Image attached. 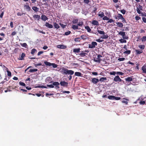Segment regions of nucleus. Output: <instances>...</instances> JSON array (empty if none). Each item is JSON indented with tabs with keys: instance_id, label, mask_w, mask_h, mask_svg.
<instances>
[{
	"instance_id": "1",
	"label": "nucleus",
	"mask_w": 146,
	"mask_h": 146,
	"mask_svg": "<svg viewBox=\"0 0 146 146\" xmlns=\"http://www.w3.org/2000/svg\"><path fill=\"white\" fill-rule=\"evenodd\" d=\"M97 32L100 34L103 35V36L101 37L103 39H107L108 38V36L107 35H105V33L104 31L98 30Z\"/></svg>"
},
{
	"instance_id": "2",
	"label": "nucleus",
	"mask_w": 146,
	"mask_h": 146,
	"mask_svg": "<svg viewBox=\"0 0 146 146\" xmlns=\"http://www.w3.org/2000/svg\"><path fill=\"white\" fill-rule=\"evenodd\" d=\"M44 64L46 66H52L54 68H56L57 67L58 65L54 63H51L50 62L47 61L44 62Z\"/></svg>"
},
{
	"instance_id": "3",
	"label": "nucleus",
	"mask_w": 146,
	"mask_h": 146,
	"mask_svg": "<svg viewBox=\"0 0 146 146\" xmlns=\"http://www.w3.org/2000/svg\"><path fill=\"white\" fill-rule=\"evenodd\" d=\"M102 57V56L98 54L97 56V58H94V61L96 62L100 63V62L102 60V59L100 58Z\"/></svg>"
},
{
	"instance_id": "4",
	"label": "nucleus",
	"mask_w": 146,
	"mask_h": 146,
	"mask_svg": "<svg viewBox=\"0 0 146 146\" xmlns=\"http://www.w3.org/2000/svg\"><path fill=\"white\" fill-rule=\"evenodd\" d=\"M97 45V43L96 42H92L90 44H89L88 47L90 48H93L96 47V46Z\"/></svg>"
},
{
	"instance_id": "5",
	"label": "nucleus",
	"mask_w": 146,
	"mask_h": 146,
	"mask_svg": "<svg viewBox=\"0 0 146 146\" xmlns=\"http://www.w3.org/2000/svg\"><path fill=\"white\" fill-rule=\"evenodd\" d=\"M113 81L115 82H121V81H123V82H124V81L123 80H122L118 76H117L114 78Z\"/></svg>"
},
{
	"instance_id": "6",
	"label": "nucleus",
	"mask_w": 146,
	"mask_h": 146,
	"mask_svg": "<svg viewBox=\"0 0 146 146\" xmlns=\"http://www.w3.org/2000/svg\"><path fill=\"white\" fill-rule=\"evenodd\" d=\"M60 84L61 86L67 87L68 86V83L66 82L62 81L60 82Z\"/></svg>"
},
{
	"instance_id": "7",
	"label": "nucleus",
	"mask_w": 146,
	"mask_h": 146,
	"mask_svg": "<svg viewBox=\"0 0 146 146\" xmlns=\"http://www.w3.org/2000/svg\"><path fill=\"white\" fill-rule=\"evenodd\" d=\"M90 81L93 84H96L99 81V80L98 79L94 78H92Z\"/></svg>"
},
{
	"instance_id": "8",
	"label": "nucleus",
	"mask_w": 146,
	"mask_h": 146,
	"mask_svg": "<svg viewBox=\"0 0 146 146\" xmlns=\"http://www.w3.org/2000/svg\"><path fill=\"white\" fill-rule=\"evenodd\" d=\"M52 84L53 86H55V88H56V89H58L59 88V87L58 86L60 85V83L58 82H54L52 83Z\"/></svg>"
},
{
	"instance_id": "9",
	"label": "nucleus",
	"mask_w": 146,
	"mask_h": 146,
	"mask_svg": "<svg viewBox=\"0 0 146 146\" xmlns=\"http://www.w3.org/2000/svg\"><path fill=\"white\" fill-rule=\"evenodd\" d=\"M26 5H24V8L27 11H30L31 10L30 7L28 5V3H26Z\"/></svg>"
},
{
	"instance_id": "10",
	"label": "nucleus",
	"mask_w": 146,
	"mask_h": 146,
	"mask_svg": "<svg viewBox=\"0 0 146 146\" xmlns=\"http://www.w3.org/2000/svg\"><path fill=\"white\" fill-rule=\"evenodd\" d=\"M45 26L46 27L49 29H52L53 28V26L52 25L48 23L47 22L45 23Z\"/></svg>"
},
{
	"instance_id": "11",
	"label": "nucleus",
	"mask_w": 146,
	"mask_h": 146,
	"mask_svg": "<svg viewBox=\"0 0 146 146\" xmlns=\"http://www.w3.org/2000/svg\"><path fill=\"white\" fill-rule=\"evenodd\" d=\"M67 69L63 68H62L61 70V73L63 74L66 75L67 73Z\"/></svg>"
},
{
	"instance_id": "12",
	"label": "nucleus",
	"mask_w": 146,
	"mask_h": 146,
	"mask_svg": "<svg viewBox=\"0 0 146 146\" xmlns=\"http://www.w3.org/2000/svg\"><path fill=\"white\" fill-rule=\"evenodd\" d=\"M125 32L121 31H120L119 33V35L122 36L123 38L127 39V38H126V37H125Z\"/></svg>"
},
{
	"instance_id": "13",
	"label": "nucleus",
	"mask_w": 146,
	"mask_h": 146,
	"mask_svg": "<svg viewBox=\"0 0 146 146\" xmlns=\"http://www.w3.org/2000/svg\"><path fill=\"white\" fill-rule=\"evenodd\" d=\"M33 17L35 19V20H37L39 21L40 19V15L35 14L33 15Z\"/></svg>"
},
{
	"instance_id": "14",
	"label": "nucleus",
	"mask_w": 146,
	"mask_h": 146,
	"mask_svg": "<svg viewBox=\"0 0 146 146\" xmlns=\"http://www.w3.org/2000/svg\"><path fill=\"white\" fill-rule=\"evenodd\" d=\"M41 19L42 21H45L48 19V18L46 15H42L41 16Z\"/></svg>"
},
{
	"instance_id": "15",
	"label": "nucleus",
	"mask_w": 146,
	"mask_h": 146,
	"mask_svg": "<svg viewBox=\"0 0 146 146\" xmlns=\"http://www.w3.org/2000/svg\"><path fill=\"white\" fill-rule=\"evenodd\" d=\"M57 47L60 49H65L67 47L66 46L64 45L60 44L57 45Z\"/></svg>"
},
{
	"instance_id": "16",
	"label": "nucleus",
	"mask_w": 146,
	"mask_h": 146,
	"mask_svg": "<svg viewBox=\"0 0 146 146\" xmlns=\"http://www.w3.org/2000/svg\"><path fill=\"white\" fill-rule=\"evenodd\" d=\"M143 72L144 73H146V65L144 64L141 68Z\"/></svg>"
},
{
	"instance_id": "17",
	"label": "nucleus",
	"mask_w": 146,
	"mask_h": 146,
	"mask_svg": "<svg viewBox=\"0 0 146 146\" xmlns=\"http://www.w3.org/2000/svg\"><path fill=\"white\" fill-rule=\"evenodd\" d=\"M92 24L94 25L98 26L99 25V23L97 21L93 20L92 22Z\"/></svg>"
},
{
	"instance_id": "18",
	"label": "nucleus",
	"mask_w": 146,
	"mask_h": 146,
	"mask_svg": "<svg viewBox=\"0 0 146 146\" xmlns=\"http://www.w3.org/2000/svg\"><path fill=\"white\" fill-rule=\"evenodd\" d=\"M125 80L126 82H129L132 81L133 79L131 77H129L125 78Z\"/></svg>"
},
{
	"instance_id": "19",
	"label": "nucleus",
	"mask_w": 146,
	"mask_h": 146,
	"mask_svg": "<svg viewBox=\"0 0 146 146\" xmlns=\"http://www.w3.org/2000/svg\"><path fill=\"white\" fill-rule=\"evenodd\" d=\"M135 52L136 53V54H140L142 53L143 52V51L142 50H140L139 49H136L135 50Z\"/></svg>"
},
{
	"instance_id": "20",
	"label": "nucleus",
	"mask_w": 146,
	"mask_h": 146,
	"mask_svg": "<svg viewBox=\"0 0 146 146\" xmlns=\"http://www.w3.org/2000/svg\"><path fill=\"white\" fill-rule=\"evenodd\" d=\"M74 71L71 70H68L67 69V74H69L70 75H73L74 73Z\"/></svg>"
},
{
	"instance_id": "21",
	"label": "nucleus",
	"mask_w": 146,
	"mask_h": 146,
	"mask_svg": "<svg viewBox=\"0 0 146 146\" xmlns=\"http://www.w3.org/2000/svg\"><path fill=\"white\" fill-rule=\"evenodd\" d=\"M53 25L54 27V28L57 29H59L60 27V26L56 22L53 23Z\"/></svg>"
},
{
	"instance_id": "22",
	"label": "nucleus",
	"mask_w": 146,
	"mask_h": 146,
	"mask_svg": "<svg viewBox=\"0 0 146 146\" xmlns=\"http://www.w3.org/2000/svg\"><path fill=\"white\" fill-rule=\"evenodd\" d=\"M32 9L36 12H37L39 11V8L36 6H33L32 7Z\"/></svg>"
},
{
	"instance_id": "23",
	"label": "nucleus",
	"mask_w": 146,
	"mask_h": 146,
	"mask_svg": "<svg viewBox=\"0 0 146 146\" xmlns=\"http://www.w3.org/2000/svg\"><path fill=\"white\" fill-rule=\"evenodd\" d=\"M116 24H117V26L119 27L122 28L123 27V23L121 22H117L116 23Z\"/></svg>"
},
{
	"instance_id": "24",
	"label": "nucleus",
	"mask_w": 146,
	"mask_h": 146,
	"mask_svg": "<svg viewBox=\"0 0 146 146\" xmlns=\"http://www.w3.org/2000/svg\"><path fill=\"white\" fill-rule=\"evenodd\" d=\"M85 28L87 30L88 32L91 33V30L89 26H86L85 27Z\"/></svg>"
},
{
	"instance_id": "25",
	"label": "nucleus",
	"mask_w": 146,
	"mask_h": 146,
	"mask_svg": "<svg viewBox=\"0 0 146 146\" xmlns=\"http://www.w3.org/2000/svg\"><path fill=\"white\" fill-rule=\"evenodd\" d=\"M72 28L74 30H75L77 29H78V26L77 25H72Z\"/></svg>"
},
{
	"instance_id": "26",
	"label": "nucleus",
	"mask_w": 146,
	"mask_h": 146,
	"mask_svg": "<svg viewBox=\"0 0 146 146\" xmlns=\"http://www.w3.org/2000/svg\"><path fill=\"white\" fill-rule=\"evenodd\" d=\"M80 48H74L73 50V51L75 53H78L80 52Z\"/></svg>"
},
{
	"instance_id": "27",
	"label": "nucleus",
	"mask_w": 146,
	"mask_h": 146,
	"mask_svg": "<svg viewBox=\"0 0 146 146\" xmlns=\"http://www.w3.org/2000/svg\"><path fill=\"white\" fill-rule=\"evenodd\" d=\"M107 80V78L106 77H102L100 78L99 80L100 82H104Z\"/></svg>"
},
{
	"instance_id": "28",
	"label": "nucleus",
	"mask_w": 146,
	"mask_h": 146,
	"mask_svg": "<svg viewBox=\"0 0 146 146\" xmlns=\"http://www.w3.org/2000/svg\"><path fill=\"white\" fill-rule=\"evenodd\" d=\"M139 48H140L141 50H143L145 48V45H140L138 46Z\"/></svg>"
},
{
	"instance_id": "29",
	"label": "nucleus",
	"mask_w": 146,
	"mask_h": 146,
	"mask_svg": "<svg viewBox=\"0 0 146 146\" xmlns=\"http://www.w3.org/2000/svg\"><path fill=\"white\" fill-rule=\"evenodd\" d=\"M25 56V54L24 53H22L21 54V56L20 57V60H22L24 59V58Z\"/></svg>"
},
{
	"instance_id": "30",
	"label": "nucleus",
	"mask_w": 146,
	"mask_h": 146,
	"mask_svg": "<svg viewBox=\"0 0 146 146\" xmlns=\"http://www.w3.org/2000/svg\"><path fill=\"white\" fill-rule=\"evenodd\" d=\"M6 69H7V75L11 77V72L9 71L8 69L7 68H6Z\"/></svg>"
},
{
	"instance_id": "31",
	"label": "nucleus",
	"mask_w": 146,
	"mask_h": 146,
	"mask_svg": "<svg viewBox=\"0 0 146 146\" xmlns=\"http://www.w3.org/2000/svg\"><path fill=\"white\" fill-rule=\"evenodd\" d=\"M75 75L76 76H81L82 75V74L79 72H76L75 73Z\"/></svg>"
},
{
	"instance_id": "32",
	"label": "nucleus",
	"mask_w": 146,
	"mask_h": 146,
	"mask_svg": "<svg viewBox=\"0 0 146 146\" xmlns=\"http://www.w3.org/2000/svg\"><path fill=\"white\" fill-rule=\"evenodd\" d=\"M100 13H99L98 14L99 17H103L104 16V13L103 12H100Z\"/></svg>"
},
{
	"instance_id": "33",
	"label": "nucleus",
	"mask_w": 146,
	"mask_h": 146,
	"mask_svg": "<svg viewBox=\"0 0 146 146\" xmlns=\"http://www.w3.org/2000/svg\"><path fill=\"white\" fill-rule=\"evenodd\" d=\"M131 51L130 50H126L123 52L124 54H126L127 55L131 53Z\"/></svg>"
},
{
	"instance_id": "34",
	"label": "nucleus",
	"mask_w": 146,
	"mask_h": 146,
	"mask_svg": "<svg viewBox=\"0 0 146 146\" xmlns=\"http://www.w3.org/2000/svg\"><path fill=\"white\" fill-rule=\"evenodd\" d=\"M52 80V78L50 77H47L45 79V82H48L49 81H50Z\"/></svg>"
},
{
	"instance_id": "35",
	"label": "nucleus",
	"mask_w": 146,
	"mask_h": 146,
	"mask_svg": "<svg viewBox=\"0 0 146 146\" xmlns=\"http://www.w3.org/2000/svg\"><path fill=\"white\" fill-rule=\"evenodd\" d=\"M37 71L38 69H31L29 70V72H33Z\"/></svg>"
},
{
	"instance_id": "36",
	"label": "nucleus",
	"mask_w": 146,
	"mask_h": 146,
	"mask_svg": "<svg viewBox=\"0 0 146 146\" xmlns=\"http://www.w3.org/2000/svg\"><path fill=\"white\" fill-rule=\"evenodd\" d=\"M81 40V39L80 38H76L74 39V41L76 42H80Z\"/></svg>"
},
{
	"instance_id": "37",
	"label": "nucleus",
	"mask_w": 146,
	"mask_h": 146,
	"mask_svg": "<svg viewBox=\"0 0 146 146\" xmlns=\"http://www.w3.org/2000/svg\"><path fill=\"white\" fill-rule=\"evenodd\" d=\"M34 30L35 31H37V32H39L40 33H42L43 34H45V32H43L42 31H40V30H38L37 29H34Z\"/></svg>"
},
{
	"instance_id": "38",
	"label": "nucleus",
	"mask_w": 146,
	"mask_h": 146,
	"mask_svg": "<svg viewBox=\"0 0 146 146\" xmlns=\"http://www.w3.org/2000/svg\"><path fill=\"white\" fill-rule=\"evenodd\" d=\"M36 51V50L35 49L33 48L31 50V53L33 55Z\"/></svg>"
},
{
	"instance_id": "39",
	"label": "nucleus",
	"mask_w": 146,
	"mask_h": 146,
	"mask_svg": "<svg viewBox=\"0 0 146 146\" xmlns=\"http://www.w3.org/2000/svg\"><path fill=\"white\" fill-rule=\"evenodd\" d=\"M83 25V23L82 21H79L77 25L78 26H82Z\"/></svg>"
},
{
	"instance_id": "40",
	"label": "nucleus",
	"mask_w": 146,
	"mask_h": 146,
	"mask_svg": "<svg viewBox=\"0 0 146 146\" xmlns=\"http://www.w3.org/2000/svg\"><path fill=\"white\" fill-rule=\"evenodd\" d=\"M83 51H82V52L80 53V55L82 56H85L86 55V54L83 52Z\"/></svg>"
},
{
	"instance_id": "41",
	"label": "nucleus",
	"mask_w": 146,
	"mask_h": 146,
	"mask_svg": "<svg viewBox=\"0 0 146 146\" xmlns=\"http://www.w3.org/2000/svg\"><path fill=\"white\" fill-rule=\"evenodd\" d=\"M21 45L23 47H24L25 48H26L27 46V44L25 43H21Z\"/></svg>"
},
{
	"instance_id": "42",
	"label": "nucleus",
	"mask_w": 146,
	"mask_h": 146,
	"mask_svg": "<svg viewBox=\"0 0 146 146\" xmlns=\"http://www.w3.org/2000/svg\"><path fill=\"white\" fill-rule=\"evenodd\" d=\"M114 96H108V98L110 100H114Z\"/></svg>"
},
{
	"instance_id": "43",
	"label": "nucleus",
	"mask_w": 146,
	"mask_h": 146,
	"mask_svg": "<svg viewBox=\"0 0 146 146\" xmlns=\"http://www.w3.org/2000/svg\"><path fill=\"white\" fill-rule=\"evenodd\" d=\"M142 42H144L146 40V36H144L141 38Z\"/></svg>"
},
{
	"instance_id": "44",
	"label": "nucleus",
	"mask_w": 146,
	"mask_h": 146,
	"mask_svg": "<svg viewBox=\"0 0 146 146\" xmlns=\"http://www.w3.org/2000/svg\"><path fill=\"white\" fill-rule=\"evenodd\" d=\"M117 16L118 18V19H121V18L123 17L121 14L119 13H118L117 14Z\"/></svg>"
},
{
	"instance_id": "45",
	"label": "nucleus",
	"mask_w": 146,
	"mask_h": 146,
	"mask_svg": "<svg viewBox=\"0 0 146 146\" xmlns=\"http://www.w3.org/2000/svg\"><path fill=\"white\" fill-rule=\"evenodd\" d=\"M19 84L21 86H26V84H25L24 83H23L22 82H19Z\"/></svg>"
},
{
	"instance_id": "46",
	"label": "nucleus",
	"mask_w": 146,
	"mask_h": 146,
	"mask_svg": "<svg viewBox=\"0 0 146 146\" xmlns=\"http://www.w3.org/2000/svg\"><path fill=\"white\" fill-rule=\"evenodd\" d=\"M78 19H74L73 20L72 23L73 24H76L78 23Z\"/></svg>"
},
{
	"instance_id": "47",
	"label": "nucleus",
	"mask_w": 146,
	"mask_h": 146,
	"mask_svg": "<svg viewBox=\"0 0 146 146\" xmlns=\"http://www.w3.org/2000/svg\"><path fill=\"white\" fill-rule=\"evenodd\" d=\"M109 74L111 75H115L116 74V72L115 71H113L112 72H110Z\"/></svg>"
},
{
	"instance_id": "48",
	"label": "nucleus",
	"mask_w": 146,
	"mask_h": 146,
	"mask_svg": "<svg viewBox=\"0 0 146 146\" xmlns=\"http://www.w3.org/2000/svg\"><path fill=\"white\" fill-rule=\"evenodd\" d=\"M86 36L85 35H82L81 36V38L83 40H85L86 39Z\"/></svg>"
},
{
	"instance_id": "49",
	"label": "nucleus",
	"mask_w": 146,
	"mask_h": 146,
	"mask_svg": "<svg viewBox=\"0 0 146 146\" xmlns=\"http://www.w3.org/2000/svg\"><path fill=\"white\" fill-rule=\"evenodd\" d=\"M114 22V20L112 19H109L108 20V21L107 22V23H111L113 22Z\"/></svg>"
},
{
	"instance_id": "50",
	"label": "nucleus",
	"mask_w": 146,
	"mask_h": 146,
	"mask_svg": "<svg viewBox=\"0 0 146 146\" xmlns=\"http://www.w3.org/2000/svg\"><path fill=\"white\" fill-rule=\"evenodd\" d=\"M116 74L117 75H123V73L121 72H116Z\"/></svg>"
},
{
	"instance_id": "51",
	"label": "nucleus",
	"mask_w": 146,
	"mask_h": 146,
	"mask_svg": "<svg viewBox=\"0 0 146 146\" xmlns=\"http://www.w3.org/2000/svg\"><path fill=\"white\" fill-rule=\"evenodd\" d=\"M120 12L121 13L124 15L125 14L126 11L125 10L123 9L122 10H121Z\"/></svg>"
},
{
	"instance_id": "52",
	"label": "nucleus",
	"mask_w": 146,
	"mask_h": 146,
	"mask_svg": "<svg viewBox=\"0 0 146 146\" xmlns=\"http://www.w3.org/2000/svg\"><path fill=\"white\" fill-rule=\"evenodd\" d=\"M119 41L121 43L126 42V41L125 40L123 39H120Z\"/></svg>"
},
{
	"instance_id": "53",
	"label": "nucleus",
	"mask_w": 146,
	"mask_h": 146,
	"mask_svg": "<svg viewBox=\"0 0 146 146\" xmlns=\"http://www.w3.org/2000/svg\"><path fill=\"white\" fill-rule=\"evenodd\" d=\"M37 88H46L47 87L46 86H38L37 87Z\"/></svg>"
},
{
	"instance_id": "54",
	"label": "nucleus",
	"mask_w": 146,
	"mask_h": 146,
	"mask_svg": "<svg viewBox=\"0 0 146 146\" xmlns=\"http://www.w3.org/2000/svg\"><path fill=\"white\" fill-rule=\"evenodd\" d=\"M118 60L119 61H123L125 60V58H119Z\"/></svg>"
},
{
	"instance_id": "55",
	"label": "nucleus",
	"mask_w": 146,
	"mask_h": 146,
	"mask_svg": "<svg viewBox=\"0 0 146 146\" xmlns=\"http://www.w3.org/2000/svg\"><path fill=\"white\" fill-rule=\"evenodd\" d=\"M136 10L137 12V13L139 14H140L141 13V12L140 11V10L138 7H137L136 9Z\"/></svg>"
},
{
	"instance_id": "56",
	"label": "nucleus",
	"mask_w": 146,
	"mask_h": 146,
	"mask_svg": "<svg viewBox=\"0 0 146 146\" xmlns=\"http://www.w3.org/2000/svg\"><path fill=\"white\" fill-rule=\"evenodd\" d=\"M104 17L102 19L103 20H108L109 19V18H108L106 16H104Z\"/></svg>"
},
{
	"instance_id": "57",
	"label": "nucleus",
	"mask_w": 146,
	"mask_h": 146,
	"mask_svg": "<svg viewBox=\"0 0 146 146\" xmlns=\"http://www.w3.org/2000/svg\"><path fill=\"white\" fill-rule=\"evenodd\" d=\"M59 24L60 26L63 29L66 26V25H65L63 24L60 23Z\"/></svg>"
},
{
	"instance_id": "58",
	"label": "nucleus",
	"mask_w": 146,
	"mask_h": 146,
	"mask_svg": "<svg viewBox=\"0 0 146 146\" xmlns=\"http://www.w3.org/2000/svg\"><path fill=\"white\" fill-rule=\"evenodd\" d=\"M47 87H49L50 88H54V86H53V85L52 84H50V85H47Z\"/></svg>"
},
{
	"instance_id": "59",
	"label": "nucleus",
	"mask_w": 146,
	"mask_h": 146,
	"mask_svg": "<svg viewBox=\"0 0 146 146\" xmlns=\"http://www.w3.org/2000/svg\"><path fill=\"white\" fill-rule=\"evenodd\" d=\"M71 33V31H68L65 32V35H68Z\"/></svg>"
},
{
	"instance_id": "60",
	"label": "nucleus",
	"mask_w": 146,
	"mask_h": 146,
	"mask_svg": "<svg viewBox=\"0 0 146 146\" xmlns=\"http://www.w3.org/2000/svg\"><path fill=\"white\" fill-rule=\"evenodd\" d=\"M135 19L137 21L141 19L140 17L137 16H136L135 17Z\"/></svg>"
},
{
	"instance_id": "61",
	"label": "nucleus",
	"mask_w": 146,
	"mask_h": 146,
	"mask_svg": "<svg viewBox=\"0 0 146 146\" xmlns=\"http://www.w3.org/2000/svg\"><path fill=\"white\" fill-rule=\"evenodd\" d=\"M121 99V98L119 97H115L114 96V100H119Z\"/></svg>"
},
{
	"instance_id": "62",
	"label": "nucleus",
	"mask_w": 146,
	"mask_h": 146,
	"mask_svg": "<svg viewBox=\"0 0 146 146\" xmlns=\"http://www.w3.org/2000/svg\"><path fill=\"white\" fill-rule=\"evenodd\" d=\"M85 3L86 4H88L90 2L89 0H84Z\"/></svg>"
},
{
	"instance_id": "63",
	"label": "nucleus",
	"mask_w": 146,
	"mask_h": 146,
	"mask_svg": "<svg viewBox=\"0 0 146 146\" xmlns=\"http://www.w3.org/2000/svg\"><path fill=\"white\" fill-rule=\"evenodd\" d=\"M139 104L141 105H144L145 104V101H141Z\"/></svg>"
},
{
	"instance_id": "64",
	"label": "nucleus",
	"mask_w": 146,
	"mask_h": 146,
	"mask_svg": "<svg viewBox=\"0 0 146 146\" xmlns=\"http://www.w3.org/2000/svg\"><path fill=\"white\" fill-rule=\"evenodd\" d=\"M142 19L143 21L145 23H146V18L145 17H143L142 18Z\"/></svg>"
}]
</instances>
